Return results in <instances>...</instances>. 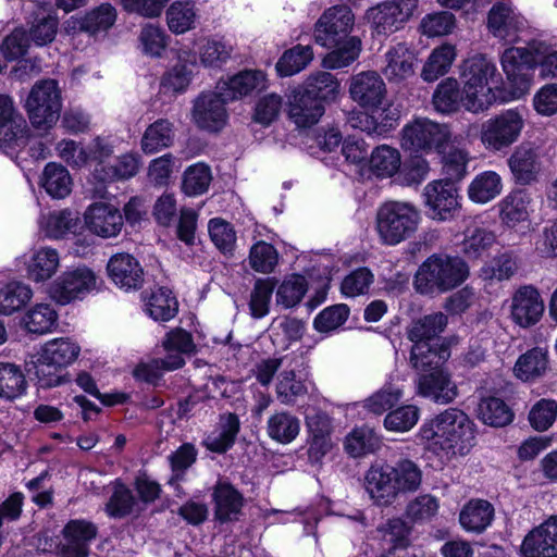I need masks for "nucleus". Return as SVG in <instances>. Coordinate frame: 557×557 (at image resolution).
Returning a JSON list of instances; mask_svg holds the SVG:
<instances>
[{"mask_svg":"<svg viewBox=\"0 0 557 557\" xmlns=\"http://www.w3.org/2000/svg\"><path fill=\"white\" fill-rule=\"evenodd\" d=\"M422 483V470L404 458L391 463H374L364 475V488L376 506L387 507L403 495L414 493Z\"/></svg>","mask_w":557,"mask_h":557,"instance_id":"obj_5","label":"nucleus"},{"mask_svg":"<svg viewBox=\"0 0 557 557\" xmlns=\"http://www.w3.org/2000/svg\"><path fill=\"white\" fill-rule=\"evenodd\" d=\"M98 288V275L85 264L67 268L47 287V295L59 305L82 300Z\"/></svg>","mask_w":557,"mask_h":557,"instance_id":"obj_12","label":"nucleus"},{"mask_svg":"<svg viewBox=\"0 0 557 557\" xmlns=\"http://www.w3.org/2000/svg\"><path fill=\"white\" fill-rule=\"evenodd\" d=\"M81 350V345L72 337L52 338L28 356L25 369L40 387H55L69 381L62 370L78 359Z\"/></svg>","mask_w":557,"mask_h":557,"instance_id":"obj_6","label":"nucleus"},{"mask_svg":"<svg viewBox=\"0 0 557 557\" xmlns=\"http://www.w3.org/2000/svg\"><path fill=\"white\" fill-rule=\"evenodd\" d=\"M547 364V355L534 348L518 358L513 366V374L522 382H533L545 374Z\"/></svg>","mask_w":557,"mask_h":557,"instance_id":"obj_51","label":"nucleus"},{"mask_svg":"<svg viewBox=\"0 0 557 557\" xmlns=\"http://www.w3.org/2000/svg\"><path fill=\"white\" fill-rule=\"evenodd\" d=\"M107 161L95 165L92 171L94 180L100 183L131 178L137 174L140 166V157L133 152L119 157L114 165H107Z\"/></svg>","mask_w":557,"mask_h":557,"instance_id":"obj_39","label":"nucleus"},{"mask_svg":"<svg viewBox=\"0 0 557 557\" xmlns=\"http://www.w3.org/2000/svg\"><path fill=\"white\" fill-rule=\"evenodd\" d=\"M297 89H300L304 94L323 104V102L336 100L341 90V83L330 72L315 71L310 73Z\"/></svg>","mask_w":557,"mask_h":557,"instance_id":"obj_37","label":"nucleus"},{"mask_svg":"<svg viewBox=\"0 0 557 557\" xmlns=\"http://www.w3.org/2000/svg\"><path fill=\"white\" fill-rule=\"evenodd\" d=\"M97 535V528L89 521L76 519L63 529L60 557H88L89 544Z\"/></svg>","mask_w":557,"mask_h":557,"instance_id":"obj_29","label":"nucleus"},{"mask_svg":"<svg viewBox=\"0 0 557 557\" xmlns=\"http://www.w3.org/2000/svg\"><path fill=\"white\" fill-rule=\"evenodd\" d=\"M58 319L59 314L52 305L39 302L25 312L22 322L29 333L44 335L57 327Z\"/></svg>","mask_w":557,"mask_h":557,"instance_id":"obj_47","label":"nucleus"},{"mask_svg":"<svg viewBox=\"0 0 557 557\" xmlns=\"http://www.w3.org/2000/svg\"><path fill=\"white\" fill-rule=\"evenodd\" d=\"M25 109L32 125L36 128H51L62 110V96L54 79H42L30 89Z\"/></svg>","mask_w":557,"mask_h":557,"instance_id":"obj_11","label":"nucleus"},{"mask_svg":"<svg viewBox=\"0 0 557 557\" xmlns=\"http://www.w3.org/2000/svg\"><path fill=\"white\" fill-rule=\"evenodd\" d=\"M184 364L185 359L178 355H166L164 358H154L138 363L133 371V375L137 381L157 386L165 371H174Z\"/></svg>","mask_w":557,"mask_h":557,"instance_id":"obj_43","label":"nucleus"},{"mask_svg":"<svg viewBox=\"0 0 557 557\" xmlns=\"http://www.w3.org/2000/svg\"><path fill=\"white\" fill-rule=\"evenodd\" d=\"M478 414L485 424L495 428L505 426L513 419L510 408L497 397L483 398L479 404Z\"/></svg>","mask_w":557,"mask_h":557,"instance_id":"obj_58","label":"nucleus"},{"mask_svg":"<svg viewBox=\"0 0 557 557\" xmlns=\"http://www.w3.org/2000/svg\"><path fill=\"white\" fill-rule=\"evenodd\" d=\"M287 114L298 128H307L320 121L324 114V106L295 88L288 96Z\"/></svg>","mask_w":557,"mask_h":557,"instance_id":"obj_32","label":"nucleus"},{"mask_svg":"<svg viewBox=\"0 0 557 557\" xmlns=\"http://www.w3.org/2000/svg\"><path fill=\"white\" fill-rule=\"evenodd\" d=\"M299 419L286 411L273 413L267 422L268 435L281 444L292 443L299 434Z\"/></svg>","mask_w":557,"mask_h":557,"instance_id":"obj_52","label":"nucleus"},{"mask_svg":"<svg viewBox=\"0 0 557 557\" xmlns=\"http://www.w3.org/2000/svg\"><path fill=\"white\" fill-rule=\"evenodd\" d=\"M502 176L492 170L476 174L467 188L469 199L478 205H485L503 191Z\"/></svg>","mask_w":557,"mask_h":557,"instance_id":"obj_42","label":"nucleus"},{"mask_svg":"<svg viewBox=\"0 0 557 557\" xmlns=\"http://www.w3.org/2000/svg\"><path fill=\"white\" fill-rule=\"evenodd\" d=\"M449 357L450 352L445 345L437 347L431 343H419L412 345L410 362L420 373H426L434 369H444L443 366Z\"/></svg>","mask_w":557,"mask_h":557,"instance_id":"obj_40","label":"nucleus"},{"mask_svg":"<svg viewBox=\"0 0 557 557\" xmlns=\"http://www.w3.org/2000/svg\"><path fill=\"white\" fill-rule=\"evenodd\" d=\"M380 447V438L375 432L368 428L354 429L345 440V449L352 457H361L375 451Z\"/></svg>","mask_w":557,"mask_h":557,"instance_id":"obj_62","label":"nucleus"},{"mask_svg":"<svg viewBox=\"0 0 557 557\" xmlns=\"http://www.w3.org/2000/svg\"><path fill=\"white\" fill-rule=\"evenodd\" d=\"M544 301L532 286L520 287L511 298L510 317L521 327L536 324L544 313Z\"/></svg>","mask_w":557,"mask_h":557,"instance_id":"obj_26","label":"nucleus"},{"mask_svg":"<svg viewBox=\"0 0 557 557\" xmlns=\"http://www.w3.org/2000/svg\"><path fill=\"white\" fill-rule=\"evenodd\" d=\"M238 430V418L233 413L224 414L218 428L206 436L203 444L211 451L224 453L234 444Z\"/></svg>","mask_w":557,"mask_h":557,"instance_id":"obj_49","label":"nucleus"},{"mask_svg":"<svg viewBox=\"0 0 557 557\" xmlns=\"http://www.w3.org/2000/svg\"><path fill=\"white\" fill-rule=\"evenodd\" d=\"M416 393L435 404L448 405L457 397L458 388L450 373L444 368L420 373L416 380Z\"/></svg>","mask_w":557,"mask_h":557,"instance_id":"obj_23","label":"nucleus"},{"mask_svg":"<svg viewBox=\"0 0 557 557\" xmlns=\"http://www.w3.org/2000/svg\"><path fill=\"white\" fill-rule=\"evenodd\" d=\"M107 271L109 278L121 289L128 292L143 286L144 269L139 261L129 253L113 255L108 261Z\"/></svg>","mask_w":557,"mask_h":557,"instance_id":"obj_27","label":"nucleus"},{"mask_svg":"<svg viewBox=\"0 0 557 557\" xmlns=\"http://www.w3.org/2000/svg\"><path fill=\"white\" fill-rule=\"evenodd\" d=\"M417 54L405 44L391 47L384 54L382 73L392 84H399L416 74Z\"/></svg>","mask_w":557,"mask_h":557,"instance_id":"obj_30","label":"nucleus"},{"mask_svg":"<svg viewBox=\"0 0 557 557\" xmlns=\"http://www.w3.org/2000/svg\"><path fill=\"white\" fill-rule=\"evenodd\" d=\"M447 325V317L435 312L414 321L408 329V338L413 344L431 343Z\"/></svg>","mask_w":557,"mask_h":557,"instance_id":"obj_53","label":"nucleus"},{"mask_svg":"<svg viewBox=\"0 0 557 557\" xmlns=\"http://www.w3.org/2000/svg\"><path fill=\"white\" fill-rule=\"evenodd\" d=\"M525 122V108L516 107L500 111L482 123L480 129L482 146L491 152L508 149L520 138Z\"/></svg>","mask_w":557,"mask_h":557,"instance_id":"obj_10","label":"nucleus"},{"mask_svg":"<svg viewBox=\"0 0 557 557\" xmlns=\"http://www.w3.org/2000/svg\"><path fill=\"white\" fill-rule=\"evenodd\" d=\"M425 206L433 220L446 221L460 210L458 189L445 180L430 182L424 187Z\"/></svg>","mask_w":557,"mask_h":557,"instance_id":"obj_19","label":"nucleus"},{"mask_svg":"<svg viewBox=\"0 0 557 557\" xmlns=\"http://www.w3.org/2000/svg\"><path fill=\"white\" fill-rule=\"evenodd\" d=\"M377 532L389 552L404 550L410 545L411 528L400 518L388 519Z\"/></svg>","mask_w":557,"mask_h":557,"instance_id":"obj_54","label":"nucleus"},{"mask_svg":"<svg viewBox=\"0 0 557 557\" xmlns=\"http://www.w3.org/2000/svg\"><path fill=\"white\" fill-rule=\"evenodd\" d=\"M145 311L154 321H169L177 311V301L169 288L160 287L147 298Z\"/></svg>","mask_w":557,"mask_h":557,"instance_id":"obj_55","label":"nucleus"},{"mask_svg":"<svg viewBox=\"0 0 557 557\" xmlns=\"http://www.w3.org/2000/svg\"><path fill=\"white\" fill-rule=\"evenodd\" d=\"M355 15L346 5H334L325 10L313 27L314 42L332 49L322 59V65L329 70L349 66L360 55L362 42L352 36Z\"/></svg>","mask_w":557,"mask_h":557,"instance_id":"obj_3","label":"nucleus"},{"mask_svg":"<svg viewBox=\"0 0 557 557\" xmlns=\"http://www.w3.org/2000/svg\"><path fill=\"white\" fill-rule=\"evenodd\" d=\"M267 87V75L259 70L243 71L216 84V90L223 95L224 100L230 101L264 90Z\"/></svg>","mask_w":557,"mask_h":557,"instance_id":"obj_31","label":"nucleus"},{"mask_svg":"<svg viewBox=\"0 0 557 557\" xmlns=\"http://www.w3.org/2000/svg\"><path fill=\"white\" fill-rule=\"evenodd\" d=\"M117 17L115 8L110 3H101L82 15L71 16L64 23V32L70 36L87 33L98 36L108 33Z\"/></svg>","mask_w":557,"mask_h":557,"instance_id":"obj_21","label":"nucleus"},{"mask_svg":"<svg viewBox=\"0 0 557 557\" xmlns=\"http://www.w3.org/2000/svg\"><path fill=\"white\" fill-rule=\"evenodd\" d=\"M58 157L72 168L97 165L109 160L114 153V141L110 137L98 136L87 146L72 139H63L55 146Z\"/></svg>","mask_w":557,"mask_h":557,"instance_id":"obj_13","label":"nucleus"},{"mask_svg":"<svg viewBox=\"0 0 557 557\" xmlns=\"http://www.w3.org/2000/svg\"><path fill=\"white\" fill-rule=\"evenodd\" d=\"M447 124L437 123L426 117H417L408 122L400 132V146L411 154H430L443 152L449 144H457Z\"/></svg>","mask_w":557,"mask_h":557,"instance_id":"obj_9","label":"nucleus"},{"mask_svg":"<svg viewBox=\"0 0 557 557\" xmlns=\"http://www.w3.org/2000/svg\"><path fill=\"white\" fill-rule=\"evenodd\" d=\"M15 261L16 267H23L25 277L35 284L51 281L61 269V253L49 245L35 246Z\"/></svg>","mask_w":557,"mask_h":557,"instance_id":"obj_15","label":"nucleus"},{"mask_svg":"<svg viewBox=\"0 0 557 557\" xmlns=\"http://www.w3.org/2000/svg\"><path fill=\"white\" fill-rule=\"evenodd\" d=\"M233 47L222 39L208 38L198 48L200 64L206 69H221L231 58Z\"/></svg>","mask_w":557,"mask_h":557,"instance_id":"obj_56","label":"nucleus"},{"mask_svg":"<svg viewBox=\"0 0 557 557\" xmlns=\"http://www.w3.org/2000/svg\"><path fill=\"white\" fill-rule=\"evenodd\" d=\"M507 163L516 183L520 185L535 182L542 170L540 150L530 143L517 146Z\"/></svg>","mask_w":557,"mask_h":557,"instance_id":"obj_28","label":"nucleus"},{"mask_svg":"<svg viewBox=\"0 0 557 557\" xmlns=\"http://www.w3.org/2000/svg\"><path fill=\"white\" fill-rule=\"evenodd\" d=\"M496 234L484 227L468 228L461 244V251L469 259H478L496 243Z\"/></svg>","mask_w":557,"mask_h":557,"instance_id":"obj_59","label":"nucleus"},{"mask_svg":"<svg viewBox=\"0 0 557 557\" xmlns=\"http://www.w3.org/2000/svg\"><path fill=\"white\" fill-rule=\"evenodd\" d=\"M211 181L212 173L209 165L197 162L184 171L182 191L189 197L200 196L209 189Z\"/></svg>","mask_w":557,"mask_h":557,"instance_id":"obj_57","label":"nucleus"},{"mask_svg":"<svg viewBox=\"0 0 557 557\" xmlns=\"http://www.w3.org/2000/svg\"><path fill=\"white\" fill-rule=\"evenodd\" d=\"M199 9L195 0H176L165 10V22L171 33L183 35L196 28Z\"/></svg>","mask_w":557,"mask_h":557,"instance_id":"obj_35","label":"nucleus"},{"mask_svg":"<svg viewBox=\"0 0 557 557\" xmlns=\"http://www.w3.org/2000/svg\"><path fill=\"white\" fill-rule=\"evenodd\" d=\"M26 389V381L21 369L9 362H0V398L15 399Z\"/></svg>","mask_w":557,"mask_h":557,"instance_id":"obj_63","label":"nucleus"},{"mask_svg":"<svg viewBox=\"0 0 557 557\" xmlns=\"http://www.w3.org/2000/svg\"><path fill=\"white\" fill-rule=\"evenodd\" d=\"M401 169V154L399 150L389 145H380L374 148L369 158V170L377 178H391L399 174Z\"/></svg>","mask_w":557,"mask_h":557,"instance_id":"obj_45","label":"nucleus"},{"mask_svg":"<svg viewBox=\"0 0 557 557\" xmlns=\"http://www.w3.org/2000/svg\"><path fill=\"white\" fill-rule=\"evenodd\" d=\"M39 186L53 199H64L72 193L73 180L65 166L49 162L39 176Z\"/></svg>","mask_w":557,"mask_h":557,"instance_id":"obj_38","label":"nucleus"},{"mask_svg":"<svg viewBox=\"0 0 557 557\" xmlns=\"http://www.w3.org/2000/svg\"><path fill=\"white\" fill-rule=\"evenodd\" d=\"M33 288L21 281H9L0 286V314L12 315L33 298Z\"/></svg>","mask_w":557,"mask_h":557,"instance_id":"obj_46","label":"nucleus"},{"mask_svg":"<svg viewBox=\"0 0 557 557\" xmlns=\"http://www.w3.org/2000/svg\"><path fill=\"white\" fill-rule=\"evenodd\" d=\"M25 131V121L16 112L12 98L0 95V149L12 154L24 147Z\"/></svg>","mask_w":557,"mask_h":557,"instance_id":"obj_20","label":"nucleus"},{"mask_svg":"<svg viewBox=\"0 0 557 557\" xmlns=\"http://www.w3.org/2000/svg\"><path fill=\"white\" fill-rule=\"evenodd\" d=\"M314 384L306 374L294 367L283 368L276 377L275 393L277 399L286 406L294 405L299 397L305 396Z\"/></svg>","mask_w":557,"mask_h":557,"instance_id":"obj_33","label":"nucleus"},{"mask_svg":"<svg viewBox=\"0 0 557 557\" xmlns=\"http://www.w3.org/2000/svg\"><path fill=\"white\" fill-rule=\"evenodd\" d=\"M468 276L469 267L461 258L435 253L419 267L414 288L420 294H442L459 286Z\"/></svg>","mask_w":557,"mask_h":557,"instance_id":"obj_7","label":"nucleus"},{"mask_svg":"<svg viewBox=\"0 0 557 557\" xmlns=\"http://www.w3.org/2000/svg\"><path fill=\"white\" fill-rule=\"evenodd\" d=\"M494 518V508L483 499H471L460 510L459 522L462 529L471 533H482Z\"/></svg>","mask_w":557,"mask_h":557,"instance_id":"obj_41","label":"nucleus"},{"mask_svg":"<svg viewBox=\"0 0 557 557\" xmlns=\"http://www.w3.org/2000/svg\"><path fill=\"white\" fill-rule=\"evenodd\" d=\"M419 436L428 450L447 459L466 456L475 444L473 422L456 408L446 409L424 421Z\"/></svg>","mask_w":557,"mask_h":557,"instance_id":"obj_4","label":"nucleus"},{"mask_svg":"<svg viewBox=\"0 0 557 557\" xmlns=\"http://www.w3.org/2000/svg\"><path fill=\"white\" fill-rule=\"evenodd\" d=\"M174 126L165 119H159L150 124L141 137V150L147 154L156 153L172 146Z\"/></svg>","mask_w":557,"mask_h":557,"instance_id":"obj_50","label":"nucleus"},{"mask_svg":"<svg viewBox=\"0 0 557 557\" xmlns=\"http://www.w3.org/2000/svg\"><path fill=\"white\" fill-rule=\"evenodd\" d=\"M418 7V0H393L367 11L366 17L379 35L397 32L409 21Z\"/></svg>","mask_w":557,"mask_h":557,"instance_id":"obj_16","label":"nucleus"},{"mask_svg":"<svg viewBox=\"0 0 557 557\" xmlns=\"http://www.w3.org/2000/svg\"><path fill=\"white\" fill-rule=\"evenodd\" d=\"M214 516L220 522L238 520L244 506L242 493L227 482H218L212 493Z\"/></svg>","mask_w":557,"mask_h":557,"instance_id":"obj_34","label":"nucleus"},{"mask_svg":"<svg viewBox=\"0 0 557 557\" xmlns=\"http://www.w3.org/2000/svg\"><path fill=\"white\" fill-rule=\"evenodd\" d=\"M535 62L536 55L532 49V41L527 47H509L502 53V69L513 88V99H519L529 91L531 77L528 71L535 67Z\"/></svg>","mask_w":557,"mask_h":557,"instance_id":"obj_14","label":"nucleus"},{"mask_svg":"<svg viewBox=\"0 0 557 557\" xmlns=\"http://www.w3.org/2000/svg\"><path fill=\"white\" fill-rule=\"evenodd\" d=\"M310 45H296L283 52L275 64L280 77H289L304 71L313 60Z\"/></svg>","mask_w":557,"mask_h":557,"instance_id":"obj_48","label":"nucleus"},{"mask_svg":"<svg viewBox=\"0 0 557 557\" xmlns=\"http://www.w3.org/2000/svg\"><path fill=\"white\" fill-rule=\"evenodd\" d=\"M517 270V257L511 251H505L485 263L480 270V276L485 281H504L512 277Z\"/></svg>","mask_w":557,"mask_h":557,"instance_id":"obj_60","label":"nucleus"},{"mask_svg":"<svg viewBox=\"0 0 557 557\" xmlns=\"http://www.w3.org/2000/svg\"><path fill=\"white\" fill-rule=\"evenodd\" d=\"M185 62L186 53L182 52L178 54V62L163 75L161 82L163 92L176 95L184 92L188 88L193 71Z\"/></svg>","mask_w":557,"mask_h":557,"instance_id":"obj_64","label":"nucleus"},{"mask_svg":"<svg viewBox=\"0 0 557 557\" xmlns=\"http://www.w3.org/2000/svg\"><path fill=\"white\" fill-rule=\"evenodd\" d=\"M39 230L50 239H63L75 234L79 218L70 209L57 210L42 214L38 221Z\"/></svg>","mask_w":557,"mask_h":557,"instance_id":"obj_36","label":"nucleus"},{"mask_svg":"<svg viewBox=\"0 0 557 557\" xmlns=\"http://www.w3.org/2000/svg\"><path fill=\"white\" fill-rule=\"evenodd\" d=\"M521 557H557V513L533 528L520 546Z\"/></svg>","mask_w":557,"mask_h":557,"instance_id":"obj_24","label":"nucleus"},{"mask_svg":"<svg viewBox=\"0 0 557 557\" xmlns=\"http://www.w3.org/2000/svg\"><path fill=\"white\" fill-rule=\"evenodd\" d=\"M224 100L219 90L202 92L195 101L193 107V121L195 124L206 131L218 132L226 123L227 113Z\"/></svg>","mask_w":557,"mask_h":557,"instance_id":"obj_22","label":"nucleus"},{"mask_svg":"<svg viewBox=\"0 0 557 557\" xmlns=\"http://www.w3.org/2000/svg\"><path fill=\"white\" fill-rule=\"evenodd\" d=\"M528 27L525 17L510 1L495 3L487 14V29L505 44H515Z\"/></svg>","mask_w":557,"mask_h":557,"instance_id":"obj_17","label":"nucleus"},{"mask_svg":"<svg viewBox=\"0 0 557 557\" xmlns=\"http://www.w3.org/2000/svg\"><path fill=\"white\" fill-rule=\"evenodd\" d=\"M457 58V49L455 45L444 42L435 47L421 71V77L424 82H435L441 76L447 74Z\"/></svg>","mask_w":557,"mask_h":557,"instance_id":"obj_44","label":"nucleus"},{"mask_svg":"<svg viewBox=\"0 0 557 557\" xmlns=\"http://www.w3.org/2000/svg\"><path fill=\"white\" fill-rule=\"evenodd\" d=\"M460 84L454 77L443 79L432 97L434 109L453 113L461 107L471 113H483L502 102V76L496 64L483 54L465 60L460 66Z\"/></svg>","mask_w":557,"mask_h":557,"instance_id":"obj_1","label":"nucleus"},{"mask_svg":"<svg viewBox=\"0 0 557 557\" xmlns=\"http://www.w3.org/2000/svg\"><path fill=\"white\" fill-rule=\"evenodd\" d=\"M348 91L350 99L363 110L350 113L351 127L376 136H384L396 127L399 111L388 100L386 84L376 71L352 75Z\"/></svg>","mask_w":557,"mask_h":557,"instance_id":"obj_2","label":"nucleus"},{"mask_svg":"<svg viewBox=\"0 0 557 557\" xmlns=\"http://www.w3.org/2000/svg\"><path fill=\"white\" fill-rule=\"evenodd\" d=\"M500 224L508 230L528 227L533 213L532 198L524 190H512L496 205Z\"/></svg>","mask_w":557,"mask_h":557,"instance_id":"obj_25","label":"nucleus"},{"mask_svg":"<svg viewBox=\"0 0 557 557\" xmlns=\"http://www.w3.org/2000/svg\"><path fill=\"white\" fill-rule=\"evenodd\" d=\"M437 153L442 156L443 170L449 180L459 181L466 175L470 156L468 150L459 147V141L449 144Z\"/></svg>","mask_w":557,"mask_h":557,"instance_id":"obj_61","label":"nucleus"},{"mask_svg":"<svg viewBox=\"0 0 557 557\" xmlns=\"http://www.w3.org/2000/svg\"><path fill=\"white\" fill-rule=\"evenodd\" d=\"M86 228L94 235L108 239L120 235L124 218L120 209L104 201L90 203L83 214Z\"/></svg>","mask_w":557,"mask_h":557,"instance_id":"obj_18","label":"nucleus"},{"mask_svg":"<svg viewBox=\"0 0 557 557\" xmlns=\"http://www.w3.org/2000/svg\"><path fill=\"white\" fill-rule=\"evenodd\" d=\"M420 222V212L412 203L392 200L379 207L375 231L383 244L395 246L413 235Z\"/></svg>","mask_w":557,"mask_h":557,"instance_id":"obj_8","label":"nucleus"}]
</instances>
